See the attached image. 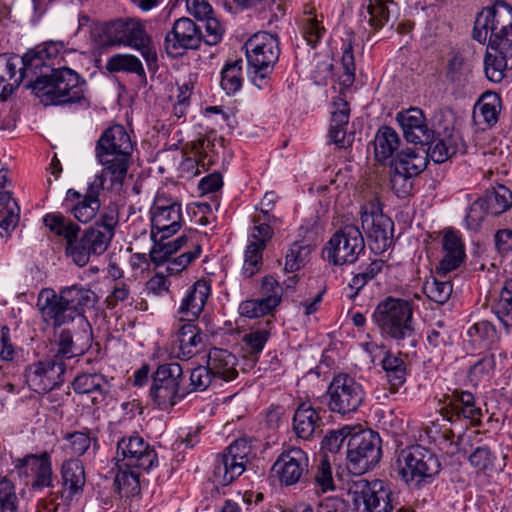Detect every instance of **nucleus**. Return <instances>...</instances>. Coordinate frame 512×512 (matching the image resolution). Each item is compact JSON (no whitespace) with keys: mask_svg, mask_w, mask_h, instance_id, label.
I'll return each mask as SVG.
<instances>
[{"mask_svg":"<svg viewBox=\"0 0 512 512\" xmlns=\"http://www.w3.org/2000/svg\"><path fill=\"white\" fill-rule=\"evenodd\" d=\"M473 38L480 43L488 40L484 57L486 77L499 83L512 70V7L498 0L483 8L474 23Z\"/></svg>","mask_w":512,"mask_h":512,"instance_id":"f257e3e1","label":"nucleus"},{"mask_svg":"<svg viewBox=\"0 0 512 512\" xmlns=\"http://www.w3.org/2000/svg\"><path fill=\"white\" fill-rule=\"evenodd\" d=\"M133 152V143L125 127H108L95 146V157L103 167L98 175L108 179L109 187L119 189L126 178Z\"/></svg>","mask_w":512,"mask_h":512,"instance_id":"f03ea898","label":"nucleus"},{"mask_svg":"<svg viewBox=\"0 0 512 512\" xmlns=\"http://www.w3.org/2000/svg\"><path fill=\"white\" fill-rule=\"evenodd\" d=\"M372 319L383 336L390 338L399 345L409 340L415 346L414 303L410 300L387 297L377 304Z\"/></svg>","mask_w":512,"mask_h":512,"instance_id":"7ed1b4c3","label":"nucleus"},{"mask_svg":"<svg viewBox=\"0 0 512 512\" xmlns=\"http://www.w3.org/2000/svg\"><path fill=\"white\" fill-rule=\"evenodd\" d=\"M86 81L74 70L55 67L46 85H36V95L45 105H61L86 101Z\"/></svg>","mask_w":512,"mask_h":512,"instance_id":"20e7f679","label":"nucleus"},{"mask_svg":"<svg viewBox=\"0 0 512 512\" xmlns=\"http://www.w3.org/2000/svg\"><path fill=\"white\" fill-rule=\"evenodd\" d=\"M244 48L251 81L261 89L267 84L268 76L279 59L278 38L267 32H258L246 41Z\"/></svg>","mask_w":512,"mask_h":512,"instance_id":"39448f33","label":"nucleus"},{"mask_svg":"<svg viewBox=\"0 0 512 512\" xmlns=\"http://www.w3.org/2000/svg\"><path fill=\"white\" fill-rule=\"evenodd\" d=\"M399 474L406 483L421 484L441 470L438 457L429 449L413 445L403 449L398 457Z\"/></svg>","mask_w":512,"mask_h":512,"instance_id":"423d86ee","label":"nucleus"},{"mask_svg":"<svg viewBox=\"0 0 512 512\" xmlns=\"http://www.w3.org/2000/svg\"><path fill=\"white\" fill-rule=\"evenodd\" d=\"M347 446V468L355 475L364 474L381 458V439L370 429L354 430Z\"/></svg>","mask_w":512,"mask_h":512,"instance_id":"0eeeda50","label":"nucleus"},{"mask_svg":"<svg viewBox=\"0 0 512 512\" xmlns=\"http://www.w3.org/2000/svg\"><path fill=\"white\" fill-rule=\"evenodd\" d=\"M151 214V238L168 239L182 227L184 219L181 204L164 192H157Z\"/></svg>","mask_w":512,"mask_h":512,"instance_id":"6e6552de","label":"nucleus"},{"mask_svg":"<svg viewBox=\"0 0 512 512\" xmlns=\"http://www.w3.org/2000/svg\"><path fill=\"white\" fill-rule=\"evenodd\" d=\"M103 189H111L108 179L95 175L88 184L85 194L68 189L63 205L79 222L88 223L95 218L100 209L99 194Z\"/></svg>","mask_w":512,"mask_h":512,"instance_id":"1a4fd4ad","label":"nucleus"},{"mask_svg":"<svg viewBox=\"0 0 512 512\" xmlns=\"http://www.w3.org/2000/svg\"><path fill=\"white\" fill-rule=\"evenodd\" d=\"M364 248V238L359 228L346 225L333 234L325 247V253L328 262L333 265L352 264Z\"/></svg>","mask_w":512,"mask_h":512,"instance_id":"9d476101","label":"nucleus"},{"mask_svg":"<svg viewBox=\"0 0 512 512\" xmlns=\"http://www.w3.org/2000/svg\"><path fill=\"white\" fill-rule=\"evenodd\" d=\"M251 445L244 439L232 442L215 460L213 478L221 486L229 485L239 477L246 468Z\"/></svg>","mask_w":512,"mask_h":512,"instance_id":"9b49d317","label":"nucleus"},{"mask_svg":"<svg viewBox=\"0 0 512 512\" xmlns=\"http://www.w3.org/2000/svg\"><path fill=\"white\" fill-rule=\"evenodd\" d=\"M118 467L149 471L158 466L155 449L139 435L125 436L117 443Z\"/></svg>","mask_w":512,"mask_h":512,"instance_id":"f8f14e48","label":"nucleus"},{"mask_svg":"<svg viewBox=\"0 0 512 512\" xmlns=\"http://www.w3.org/2000/svg\"><path fill=\"white\" fill-rule=\"evenodd\" d=\"M360 218L372 248L378 252L385 251L392 242L394 224L383 214L379 202L370 200L364 203L361 206Z\"/></svg>","mask_w":512,"mask_h":512,"instance_id":"ddd939ff","label":"nucleus"},{"mask_svg":"<svg viewBox=\"0 0 512 512\" xmlns=\"http://www.w3.org/2000/svg\"><path fill=\"white\" fill-rule=\"evenodd\" d=\"M354 512H392L393 493L382 480L359 481L353 490Z\"/></svg>","mask_w":512,"mask_h":512,"instance_id":"4468645a","label":"nucleus"},{"mask_svg":"<svg viewBox=\"0 0 512 512\" xmlns=\"http://www.w3.org/2000/svg\"><path fill=\"white\" fill-rule=\"evenodd\" d=\"M111 30L119 44L139 50L148 66L156 64L157 54L151 47V38L139 20L127 19L117 21L112 25Z\"/></svg>","mask_w":512,"mask_h":512,"instance_id":"2eb2a0df","label":"nucleus"},{"mask_svg":"<svg viewBox=\"0 0 512 512\" xmlns=\"http://www.w3.org/2000/svg\"><path fill=\"white\" fill-rule=\"evenodd\" d=\"M202 42V32L196 23L187 17L174 21L164 39V48L172 57L182 56L187 50H195Z\"/></svg>","mask_w":512,"mask_h":512,"instance_id":"dca6fc26","label":"nucleus"},{"mask_svg":"<svg viewBox=\"0 0 512 512\" xmlns=\"http://www.w3.org/2000/svg\"><path fill=\"white\" fill-rule=\"evenodd\" d=\"M309 458L307 453L298 447L285 449L272 466V472L280 484L292 486L301 481L308 473Z\"/></svg>","mask_w":512,"mask_h":512,"instance_id":"f3484780","label":"nucleus"},{"mask_svg":"<svg viewBox=\"0 0 512 512\" xmlns=\"http://www.w3.org/2000/svg\"><path fill=\"white\" fill-rule=\"evenodd\" d=\"M36 309L43 324L59 328L74 321L61 296L52 288H43L37 296Z\"/></svg>","mask_w":512,"mask_h":512,"instance_id":"a211bd4d","label":"nucleus"},{"mask_svg":"<svg viewBox=\"0 0 512 512\" xmlns=\"http://www.w3.org/2000/svg\"><path fill=\"white\" fill-rule=\"evenodd\" d=\"M58 293L73 319L78 318L82 327H88L84 312L94 306L97 301L96 294L91 289L78 284L62 287Z\"/></svg>","mask_w":512,"mask_h":512,"instance_id":"6ab92c4d","label":"nucleus"},{"mask_svg":"<svg viewBox=\"0 0 512 512\" xmlns=\"http://www.w3.org/2000/svg\"><path fill=\"white\" fill-rule=\"evenodd\" d=\"M15 467L19 470L23 469L25 475L28 471L34 475L32 488L41 490L43 488L53 487V470L51 457L47 452L41 455L29 454L16 461Z\"/></svg>","mask_w":512,"mask_h":512,"instance_id":"aec40b11","label":"nucleus"},{"mask_svg":"<svg viewBox=\"0 0 512 512\" xmlns=\"http://www.w3.org/2000/svg\"><path fill=\"white\" fill-rule=\"evenodd\" d=\"M396 121L408 142L424 144L430 142L433 138V133L426 124L425 116L418 108L398 112Z\"/></svg>","mask_w":512,"mask_h":512,"instance_id":"412c9836","label":"nucleus"},{"mask_svg":"<svg viewBox=\"0 0 512 512\" xmlns=\"http://www.w3.org/2000/svg\"><path fill=\"white\" fill-rule=\"evenodd\" d=\"M210 293L211 286L208 281L203 279L189 287L178 308L180 321H195L203 312Z\"/></svg>","mask_w":512,"mask_h":512,"instance_id":"4be33fe9","label":"nucleus"},{"mask_svg":"<svg viewBox=\"0 0 512 512\" xmlns=\"http://www.w3.org/2000/svg\"><path fill=\"white\" fill-rule=\"evenodd\" d=\"M425 432L431 441L444 453L451 456L460 451L466 453L465 449L461 448L460 445L470 441V436L462 435L455 440L454 433L450 429L446 419L438 418L431 421L430 424L426 426Z\"/></svg>","mask_w":512,"mask_h":512,"instance_id":"5701e85b","label":"nucleus"},{"mask_svg":"<svg viewBox=\"0 0 512 512\" xmlns=\"http://www.w3.org/2000/svg\"><path fill=\"white\" fill-rule=\"evenodd\" d=\"M19 77L28 80V87L36 94V85L42 82L43 86L46 85L54 68L53 63L44 62L35 50L27 52L21 60H19Z\"/></svg>","mask_w":512,"mask_h":512,"instance_id":"b1692460","label":"nucleus"},{"mask_svg":"<svg viewBox=\"0 0 512 512\" xmlns=\"http://www.w3.org/2000/svg\"><path fill=\"white\" fill-rule=\"evenodd\" d=\"M397 12V5L393 0H363L359 15L361 22L378 31L389 23Z\"/></svg>","mask_w":512,"mask_h":512,"instance_id":"393cba45","label":"nucleus"},{"mask_svg":"<svg viewBox=\"0 0 512 512\" xmlns=\"http://www.w3.org/2000/svg\"><path fill=\"white\" fill-rule=\"evenodd\" d=\"M441 244L443 256L437 269L448 273L457 269L465 261V246L459 233L451 229L444 231Z\"/></svg>","mask_w":512,"mask_h":512,"instance_id":"a878e982","label":"nucleus"},{"mask_svg":"<svg viewBox=\"0 0 512 512\" xmlns=\"http://www.w3.org/2000/svg\"><path fill=\"white\" fill-rule=\"evenodd\" d=\"M332 117L328 137L338 148L343 149L351 145L346 136V126L349 122L350 108L348 102L337 96L332 102Z\"/></svg>","mask_w":512,"mask_h":512,"instance_id":"bb28decb","label":"nucleus"},{"mask_svg":"<svg viewBox=\"0 0 512 512\" xmlns=\"http://www.w3.org/2000/svg\"><path fill=\"white\" fill-rule=\"evenodd\" d=\"M328 393L330 409L340 414L356 411L364 399L362 386H329Z\"/></svg>","mask_w":512,"mask_h":512,"instance_id":"cd10ccee","label":"nucleus"},{"mask_svg":"<svg viewBox=\"0 0 512 512\" xmlns=\"http://www.w3.org/2000/svg\"><path fill=\"white\" fill-rule=\"evenodd\" d=\"M193 322H180L175 333L174 341L179 350L177 356L182 360H188L196 355L203 344L204 335Z\"/></svg>","mask_w":512,"mask_h":512,"instance_id":"c85d7f7f","label":"nucleus"},{"mask_svg":"<svg viewBox=\"0 0 512 512\" xmlns=\"http://www.w3.org/2000/svg\"><path fill=\"white\" fill-rule=\"evenodd\" d=\"M90 333L83 327L81 333L73 335L70 330L63 329L58 335V351L56 357L70 359L82 355L90 346Z\"/></svg>","mask_w":512,"mask_h":512,"instance_id":"c756f323","label":"nucleus"},{"mask_svg":"<svg viewBox=\"0 0 512 512\" xmlns=\"http://www.w3.org/2000/svg\"><path fill=\"white\" fill-rule=\"evenodd\" d=\"M65 365L61 361L46 360L34 363L27 367L26 378L28 382L61 384L64 379Z\"/></svg>","mask_w":512,"mask_h":512,"instance_id":"7c9ffc66","label":"nucleus"},{"mask_svg":"<svg viewBox=\"0 0 512 512\" xmlns=\"http://www.w3.org/2000/svg\"><path fill=\"white\" fill-rule=\"evenodd\" d=\"M194 387L189 389V386H151L149 395L157 408L169 410L186 395L193 391H204L207 386Z\"/></svg>","mask_w":512,"mask_h":512,"instance_id":"2f4dec72","label":"nucleus"},{"mask_svg":"<svg viewBox=\"0 0 512 512\" xmlns=\"http://www.w3.org/2000/svg\"><path fill=\"white\" fill-rule=\"evenodd\" d=\"M427 165V155L423 147L402 149L393 161V168L409 176L419 175Z\"/></svg>","mask_w":512,"mask_h":512,"instance_id":"473e14b6","label":"nucleus"},{"mask_svg":"<svg viewBox=\"0 0 512 512\" xmlns=\"http://www.w3.org/2000/svg\"><path fill=\"white\" fill-rule=\"evenodd\" d=\"M235 357L224 349L213 348L208 353V369L219 379L229 382L237 376Z\"/></svg>","mask_w":512,"mask_h":512,"instance_id":"72a5a7b5","label":"nucleus"},{"mask_svg":"<svg viewBox=\"0 0 512 512\" xmlns=\"http://www.w3.org/2000/svg\"><path fill=\"white\" fill-rule=\"evenodd\" d=\"M18 57L0 55V100H6L20 85Z\"/></svg>","mask_w":512,"mask_h":512,"instance_id":"f704fd0d","label":"nucleus"},{"mask_svg":"<svg viewBox=\"0 0 512 512\" xmlns=\"http://www.w3.org/2000/svg\"><path fill=\"white\" fill-rule=\"evenodd\" d=\"M320 426V417L315 409L306 403L297 408L293 417V429L297 437L308 440Z\"/></svg>","mask_w":512,"mask_h":512,"instance_id":"c9c22d12","label":"nucleus"},{"mask_svg":"<svg viewBox=\"0 0 512 512\" xmlns=\"http://www.w3.org/2000/svg\"><path fill=\"white\" fill-rule=\"evenodd\" d=\"M495 338L496 330L494 326L489 321L483 320L468 328L464 342L467 349L482 350L487 349Z\"/></svg>","mask_w":512,"mask_h":512,"instance_id":"e433bc0d","label":"nucleus"},{"mask_svg":"<svg viewBox=\"0 0 512 512\" xmlns=\"http://www.w3.org/2000/svg\"><path fill=\"white\" fill-rule=\"evenodd\" d=\"M43 223L51 233L65 239L66 243L78 239L80 227L60 212L47 213Z\"/></svg>","mask_w":512,"mask_h":512,"instance_id":"4c0bfd02","label":"nucleus"},{"mask_svg":"<svg viewBox=\"0 0 512 512\" xmlns=\"http://www.w3.org/2000/svg\"><path fill=\"white\" fill-rule=\"evenodd\" d=\"M400 139L397 132L388 126L381 127L374 138V154L379 162L390 159L398 149Z\"/></svg>","mask_w":512,"mask_h":512,"instance_id":"58836bf2","label":"nucleus"},{"mask_svg":"<svg viewBox=\"0 0 512 512\" xmlns=\"http://www.w3.org/2000/svg\"><path fill=\"white\" fill-rule=\"evenodd\" d=\"M451 394H446V401L458 414L467 419L476 420L481 416L480 408L475 406V399L471 392L459 389H449Z\"/></svg>","mask_w":512,"mask_h":512,"instance_id":"ea45409f","label":"nucleus"},{"mask_svg":"<svg viewBox=\"0 0 512 512\" xmlns=\"http://www.w3.org/2000/svg\"><path fill=\"white\" fill-rule=\"evenodd\" d=\"M64 486L74 495L82 491L85 485V471L83 463L78 459H68L61 468Z\"/></svg>","mask_w":512,"mask_h":512,"instance_id":"a19ab883","label":"nucleus"},{"mask_svg":"<svg viewBox=\"0 0 512 512\" xmlns=\"http://www.w3.org/2000/svg\"><path fill=\"white\" fill-rule=\"evenodd\" d=\"M490 215H500L512 207V192L504 185H498L484 196Z\"/></svg>","mask_w":512,"mask_h":512,"instance_id":"79ce46f5","label":"nucleus"},{"mask_svg":"<svg viewBox=\"0 0 512 512\" xmlns=\"http://www.w3.org/2000/svg\"><path fill=\"white\" fill-rule=\"evenodd\" d=\"M106 69L110 72L135 73L139 77L146 76L140 59L132 54H115L108 58Z\"/></svg>","mask_w":512,"mask_h":512,"instance_id":"37998d69","label":"nucleus"},{"mask_svg":"<svg viewBox=\"0 0 512 512\" xmlns=\"http://www.w3.org/2000/svg\"><path fill=\"white\" fill-rule=\"evenodd\" d=\"M501 100L495 93H485L475 105L474 114L482 118L488 125H494L498 121Z\"/></svg>","mask_w":512,"mask_h":512,"instance_id":"c03bdc74","label":"nucleus"},{"mask_svg":"<svg viewBox=\"0 0 512 512\" xmlns=\"http://www.w3.org/2000/svg\"><path fill=\"white\" fill-rule=\"evenodd\" d=\"M154 244L149 251V257L152 263L156 266H160L164 263H168L169 257L181 250V243L185 242V238H177L173 241L164 242L165 239L152 238Z\"/></svg>","mask_w":512,"mask_h":512,"instance_id":"a18cd8bd","label":"nucleus"},{"mask_svg":"<svg viewBox=\"0 0 512 512\" xmlns=\"http://www.w3.org/2000/svg\"><path fill=\"white\" fill-rule=\"evenodd\" d=\"M242 61L236 60L232 63H227L221 71L222 89L228 95H233L238 92L242 87Z\"/></svg>","mask_w":512,"mask_h":512,"instance_id":"49530a36","label":"nucleus"},{"mask_svg":"<svg viewBox=\"0 0 512 512\" xmlns=\"http://www.w3.org/2000/svg\"><path fill=\"white\" fill-rule=\"evenodd\" d=\"M493 310L506 328H512V280L505 282Z\"/></svg>","mask_w":512,"mask_h":512,"instance_id":"de8ad7c7","label":"nucleus"},{"mask_svg":"<svg viewBox=\"0 0 512 512\" xmlns=\"http://www.w3.org/2000/svg\"><path fill=\"white\" fill-rule=\"evenodd\" d=\"M65 450L76 456L83 455L93 443L95 449L98 445L97 438L90 435L88 431H76L65 436Z\"/></svg>","mask_w":512,"mask_h":512,"instance_id":"09e8293b","label":"nucleus"},{"mask_svg":"<svg viewBox=\"0 0 512 512\" xmlns=\"http://www.w3.org/2000/svg\"><path fill=\"white\" fill-rule=\"evenodd\" d=\"M140 470L121 468L115 477V485L124 496H133L140 491Z\"/></svg>","mask_w":512,"mask_h":512,"instance_id":"8fccbe9b","label":"nucleus"},{"mask_svg":"<svg viewBox=\"0 0 512 512\" xmlns=\"http://www.w3.org/2000/svg\"><path fill=\"white\" fill-rule=\"evenodd\" d=\"M312 251V247L302 242H295L291 245L285 256V270L295 272L300 270L306 262Z\"/></svg>","mask_w":512,"mask_h":512,"instance_id":"3c124183","label":"nucleus"},{"mask_svg":"<svg viewBox=\"0 0 512 512\" xmlns=\"http://www.w3.org/2000/svg\"><path fill=\"white\" fill-rule=\"evenodd\" d=\"M82 240L92 254L101 255L108 248L112 237L110 232H102L99 227H91L85 231Z\"/></svg>","mask_w":512,"mask_h":512,"instance_id":"603ef678","label":"nucleus"},{"mask_svg":"<svg viewBox=\"0 0 512 512\" xmlns=\"http://www.w3.org/2000/svg\"><path fill=\"white\" fill-rule=\"evenodd\" d=\"M326 30L322 25V20H319L317 15L312 12L306 13L302 19V33L307 43L315 47L316 44L322 39Z\"/></svg>","mask_w":512,"mask_h":512,"instance_id":"864d4df0","label":"nucleus"},{"mask_svg":"<svg viewBox=\"0 0 512 512\" xmlns=\"http://www.w3.org/2000/svg\"><path fill=\"white\" fill-rule=\"evenodd\" d=\"M381 364L389 381H398L399 384H403L406 381V364L400 357L389 351L385 352Z\"/></svg>","mask_w":512,"mask_h":512,"instance_id":"5fc2aeb1","label":"nucleus"},{"mask_svg":"<svg viewBox=\"0 0 512 512\" xmlns=\"http://www.w3.org/2000/svg\"><path fill=\"white\" fill-rule=\"evenodd\" d=\"M263 250L255 244L248 243L244 251V263L242 267V275L245 278H250L257 274L263 264Z\"/></svg>","mask_w":512,"mask_h":512,"instance_id":"6e6d98bb","label":"nucleus"},{"mask_svg":"<svg viewBox=\"0 0 512 512\" xmlns=\"http://www.w3.org/2000/svg\"><path fill=\"white\" fill-rule=\"evenodd\" d=\"M423 291L430 300L438 304H444L451 296L452 284L449 281L432 278L424 283Z\"/></svg>","mask_w":512,"mask_h":512,"instance_id":"4d7b16f0","label":"nucleus"},{"mask_svg":"<svg viewBox=\"0 0 512 512\" xmlns=\"http://www.w3.org/2000/svg\"><path fill=\"white\" fill-rule=\"evenodd\" d=\"M5 208L0 211V237L7 238L19 222V206L12 199L4 203Z\"/></svg>","mask_w":512,"mask_h":512,"instance_id":"13d9d810","label":"nucleus"},{"mask_svg":"<svg viewBox=\"0 0 512 512\" xmlns=\"http://www.w3.org/2000/svg\"><path fill=\"white\" fill-rule=\"evenodd\" d=\"M494 366L493 355H484L471 366L467 374V380L471 383L489 381Z\"/></svg>","mask_w":512,"mask_h":512,"instance_id":"bf43d9fd","label":"nucleus"},{"mask_svg":"<svg viewBox=\"0 0 512 512\" xmlns=\"http://www.w3.org/2000/svg\"><path fill=\"white\" fill-rule=\"evenodd\" d=\"M271 304H274V302L271 300L266 302L262 297L259 299H249L241 302L238 310L240 315L243 317L258 318L263 317L274 310V308L271 307Z\"/></svg>","mask_w":512,"mask_h":512,"instance_id":"052dcab7","label":"nucleus"},{"mask_svg":"<svg viewBox=\"0 0 512 512\" xmlns=\"http://www.w3.org/2000/svg\"><path fill=\"white\" fill-rule=\"evenodd\" d=\"M179 238L186 239L185 242L181 243V250H183V252L180 255L184 259V262L190 265L199 258L202 253L201 235L196 231H191L181 235Z\"/></svg>","mask_w":512,"mask_h":512,"instance_id":"680f3d73","label":"nucleus"},{"mask_svg":"<svg viewBox=\"0 0 512 512\" xmlns=\"http://www.w3.org/2000/svg\"><path fill=\"white\" fill-rule=\"evenodd\" d=\"M18 511L19 499L14 484L6 478H0V512Z\"/></svg>","mask_w":512,"mask_h":512,"instance_id":"e2e57ef3","label":"nucleus"},{"mask_svg":"<svg viewBox=\"0 0 512 512\" xmlns=\"http://www.w3.org/2000/svg\"><path fill=\"white\" fill-rule=\"evenodd\" d=\"M382 267V260H374L362 271L356 273L349 282V287L354 290V295L372 280L381 271Z\"/></svg>","mask_w":512,"mask_h":512,"instance_id":"0e129e2a","label":"nucleus"},{"mask_svg":"<svg viewBox=\"0 0 512 512\" xmlns=\"http://www.w3.org/2000/svg\"><path fill=\"white\" fill-rule=\"evenodd\" d=\"M341 66L343 74L341 75V85L345 88L352 86L355 80V60L351 43H345L342 47Z\"/></svg>","mask_w":512,"mask_h":512,"instance_id":"69168bd1","label":"nucleus"},{"mask_svg":"<svg viewBox=\"0 0 512 512\" xmlns=\"http://www.w3.org/2000/svg\"><path fill=\"white\" fill-rule=\"evenodd\" d=\"M182 367L178 363L160 365L153 374L154 384H178Z\"/></svg>","mask_w":512,"mask_h":512,"instance_id":"338daca9","label":"nucleus"},{"mask_svg":"<svg viewBox=\"0 0 512 512\" xmlns=\"http://www.w3.org/2000/svg\"><path fill=\"white\" fill-rule=\"evenodd\" d=\"M314 483L317 489L327 492L334 488V481L330 462L327 456H323L316 468Z\"/></svg>","mask_w":512,"mask_h":512,"instance_id":"774afa93","label":"nucleus"}]
</instances>
